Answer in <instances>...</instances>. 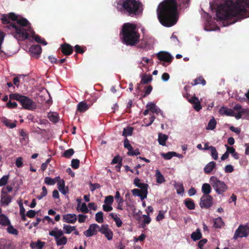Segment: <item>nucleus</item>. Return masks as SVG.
Masks as SVG:
<instances>
[{
	"instance_id": "nucleus-41",
	"label": "nucleus",
	"mask_w": 249,
	"mask_h": 249,
	"mask_svg": "<svg viewBox=\"0 0 249 249\" xmlns=\"http://www.w3.org/2000/svg\"><path fill=\"white\" fill-rule=\"evenodd\" d=\"M67 241V238L65 236H62L55 241L57 246H62L66 245Z\"/></svg>"
},
{
	"instance_id": "nucleus-9",
	"label": "nucleus",
	"mask_w": 249,
	"mask_h": 249,
	"mask_svg": "<svg viewBox=\"0 0 249 249\" xmlns=\"http://www.w3.org/2000/svg\"><path fill=\"white\" fill-rule=\"evenodd\" d=\"M213 204V198L210 195H203L201 198L199 205L201 208L208 209Z\"/></svg>"
},
{
	"instance_id": "nucleus-10",
	"label": "nucleus",
	"mask_w": 249,
	"mask_h": 249,
	"mask_svg": "<svg viewBox=\"0 0 249 249\" xmlns=\"http://www.w3.org/2000/svg\"><path fill=\"white\" fill-rule=\"evenodd\" d=\"M12 196L7 194L4 189H1L0 194V203L2 205L8 206L12 201Z\"/></svg>"
},
{
	"instance_id": "nucleus-61",
	"label": "nucleus",
	"mask_w": 249,
	"mask_h": 249,
	"mask_svg": "<svg viewBox=\"0 0 249 249\" xmlns=\"http://www.w3.org/2000/svg\"><path fill=\"white\" fill-rule=\"evenodd\" d=\"M164 212L162 211H160L158 215L156 217V220L160 221L164 218Z\"/></svg>"
},
{
	"instance_id": "nucleus-32",
	"label": "nucleus",
	"mask_w": 249,
	"mask_h": 249,
	"mask_svg": "<svg viewBox=\"0 0 249 249\" xmlns=\"http://www.w3.org/2000/svg\"><path fill=\"white\" fill-rule=\"evenodd\" d=\"M152 80V77L150 75H147L144 74L141 76V84H147L150 83Z\"/></svg>"
},
{
	"instance_id": "nucleus-51",
	"label": "nucleus",
	"mask_w": 249,
	"mask_h": 249,
	"mask_svg": "<svg viewBox=\"0 0 249 249\" xmlns=\"http://www.w3.org/2000/svg\"><path fill=\"white\" fill-rule=\"evenodd\" d=\"M210 150L211 152V156L212 158L215 160H217L218 153L216 150L215 147L213 146H211Z\"/></svg>"
},
{
	"instance_id": "nucleus-13",
	"label": "nucleus",
	"mask_w": 249,
	"mask_h": 249,
	"mask_svg": "<svg viewBox=\"0 0 249 249\" xmlns=\"http://www.w3.org/2000/svg\"><path fill=\"white\" fill-rule=\"evenodd\" d=\"M131 192L134 196H138L140 197L142 200L146 198L148 194V190L143 188L140 190L138 189H134L132 190Z\"/></svg>"
},
{
	"instance_id": "nucleus-43",
	"label": "nucleus",
	"mask_w": 249,
	"mask_h": 249,
	"mask_svg": "<svg viewBox=\"0 0 249 249\" xmlns=\"http://www.w3.org/2000/svg\"><path fill=\"white\" fill-rule=\"evenodd\" d=\"M133 128L131 126H128L127 128H124L123 131V136L126 137L127 136H131L132 134Z\"/></svg>"
},
{
	"instance_id": "nucleus-63",
	"label": "nucleus",
	"mask_w": 249,
	"mask_h": 249,
	"mask_svg": "<svg viewBox=\"0 0 249 249\" xmlns=\"http://www.w3.org/2000/svg\"><path fill=\"white\" fill-rule=\"evenodd\" d=\"M80 211L82 213H87L89 212V209L85 203H83L80 208Z\"/></svg>"
},
{
	"instance_id": "nucleus-39",
	"label": "nucleus",
	"mask_w": 249,
	"mask_h": 249,
	"mask_svg": "<svg viewBox=\"0 0 249 249\" xmlns=\"http://www.w3.org/2000/svg\"><path fill=\"white\" fill-rule=\"evenodd\" d=\"M63 230L64 231V232L67 234L71 233L73 230H75V226H71L70 225H63Z\"/></svg>"
},
{
	"instance_id": "nucleus-24",
	"label": "nucleus",
	"mask_w": 249,
	"mask_h": 249,
	"mask_svg": "<svg viewBox=\"0 0 249 249\" xmlns=\"http://www.w3.org/2000/svg\"><path fill=\"white\" fill-rule=\"evenodd\" d=\"M213 227L216 229L221 228L225 225L224 222L221 217L213 219Z\"/></svg>"
},
{
	"instance_id": "nucleus-20",
	"label": "nucleus",
	"mask_w": 249,
	"mask_h": 249,
	"mask_svg": "<svg viewBox=\"0 0 249 249\" xmlns=\"http://www.w3.org/2000/svg\"><path fill=\"white\" fill-rule=\"evenodd\" d=\"M0 249H13L12 242L5 239L0 240Z\"/></svg>"
},
{
	"instance_id": "nucleus-21",
	"label": "nucleus",
	"mask_w": 249,
	"mask_h": 249,
	"mask_svg": "<svg viewBox=\"0 0 249 249\" xmlns=\"http://www.w3.org/2000/svg\"><path fill=\"white\" fill-rule=\"evenodd\" d=\"M89 107V106L85 101H82L79 103L77 106L76 112L81 113L87 111Z\"/></svg>"
},
{
	"instance_id": "nucleus-12",
	"label": "nucleus",
	"mask_w": 249,
	"mask_h": 249,
	"mask_svg": "<svg viewBox=\"0 0 249 249\" xmlns=\"http://www.w3.org/2000/svg\"><path fill=\"white\" fill-rule=\"evenodd\" d=\"M152 45V41L151 40V38H148L147 37H144L142 39L138 47L140 48L147 50L151 49Z\"/></svg>"
},
{
	"instance_id": "nucleus-33",
	"label": "nucleus",
	"mask_w": 249,
	"mask_h": 249,
	"mask_svg": "<svg viewBox=\"0 0 249 249\" xmlns=\"http://www.w3.org/2000/svg\"><path fill=\"white\" fill-rule=\"evenodd\" d=\"M168 136L165 134H159L158 142L160 145L164 146L166 144V141L168 139Z\"/></svg>"
},
{
	"instance_id": "nucleus-4",
	"label": "nucleus",
	"mask_w": 249,
	"mask_h": 249,
	"mask_svg": "<svg viewBox=\"0 0 249 249\" xmlns=\"http://www.w3.org/2000/svg\"><path fill=\"white\" fill-rule=\"evenodd\" d=\"M121 35L122 36L123 43L127 45H135L140 41V35L134 24L124 23L123 26Z\"/></svg>"
},
{
	"instance_id": "nucleus-5",
	"label": "nucleus",
	"mask_w": 249,
	"mask_h": 249,
	"mask_svg": "<svg viewBox=\"0 0 249 249\" xmlns=\"http://www.w3.org/2000/svg\"><path fill=\"white\" fill-rule=\"evenodd\" d=\"M121 5L124 12L128 15L133 17L138 15L142 11V4L137 0H122Z\"/></svg>"
},
{
	"instance_id": "nucleus-22",
	"label": "nucleus",
	"mask_w": 249,
	"mask_h": 249,
	"mask_svg": "<svg viewBox=\"0 0 249 249\" xmlns=\"http://www.w3.org/2000/svg\"><path fill=\"white\" fill-rule=\"evenodd\" d=\"M49 235L53 236L56 241L63 236V232L57 228H55L53 230L49 231Z\"/></svg>"
},
{
	"instance_id": "nucleus-50",
	"label": "nucleus",
	"mask_w": 249,
	"mask_h": 249,
	"mask_svg": "<svg viewBox=\"0 0 249 249\" xmlns=\"http://www.w3.org/2000/svg\"><path fill=\"white\" fill-rule=\"evenodd\" d=\"M9 178V175H4L0 179V187L7 184Z\"/></svg>"
},
{
	"instance_id": "nucleus-14",
	"label": "nucleus",
	"mask_w": 249,
	"mask_h": 249,
	"mask_svg": "<svg viewBox=\"0 0 249 249\" xmlns=\"http://www.w3.org/2000/svg\"><path fill=\"white\" fill-rule=\"evenodd\" d=\"M99 226L97 224H92L90 225L89 229L84 232V234L87 237H90L97 234L98 229Z\"/></svg>"
},
{
	"instance_id": "nucleus-40",
	"label": "nucleus",
	"mask_w": 249,
	"mask_h": 249,
	"mask_svg": "<svg viewBox=\"0 0 249 249\" xmlns=\"http://www.w3.org/2000/svg\"><path fill=\"white\" fill-rule=\"evenodd\" d=\"M198 84H201L202 85H205L206 84V81L205 79L201 76L198 77L197 78L195 79L194 80V83H192L191 84L192 86H195Z\"/></svg>"
},
{
	"instance_id": "nucleus-23",
	"label": "nucleus",
	"mask_w": 249,
	"mask_h": 249,
	"mask_svg": "<svg viewBox=\"0 0 249 249\" xmlns=\"http://www.w3.org/2000/svg\"><path fill=\"white\" fill-rule=\"evenodd\" d=\"M216 168V163L214 161H211L206 165L204 168L205 173L210 174L212 171Z\"/></svg>"
},
{
	"instance_id": "nucleus-28",
	"label": "nucleus",
	"mask_w": 249,
	"mask_h": 249,
	"mask_svg": "<svg viewBox=\"0 0 249 249\" xmlns=\"http://www.w3.org/2000/svg\"><path fill=\"white\" fill-rule=\"evenodd\" d=\"M211 184L204 183L202 186V192L203 193V195H209V194L211 192Z\"/></svg>"
},
{
	"instance_id": "nucleus-38",
	"label": "nucleus",
	"mask_w": 249,
	"mask_h": 249,
	"mask_svg": "<svg viewBox=\"0 0 249 249\" xmlns=\"http://www.w3.org/2000/svg\"><path fill=\"white\" fill-rule=\"evenodd\" d=\"M201 233L199 229H197L196 231L193 232L191 234L192 239L194 240H199L201 238Z\"/></svg>"
},
{
	"instance_id": "nucleus-29",
	"label": "nucleus",
	"mask_w": 249,
	"mask_h": 249,
	"mask_svg": "<svg viewBox=\"0 0 249 249\" xmlns=\"http://www.w3.org/2000/svg\"><path fill=\"white\" fill-rule=\"evenodd\" d=\"M220 113L223 115H226L227 116H234V112L231 109H229L226 107H222L220 109Z\"/></svg>"
},
{
	"instance_id": "nucleus-19",
	"label": "nucleus",
	"mask_w": 249,
	"mask_h": 249,
	"mask_svg": "<svg viewBox=\"0 0 249 249\" xmlns=\"http://www.w3.org/2000/svg\"><path fill=\"white\" fill-rule=\"evenodd\" d=\"M30 34L32 35V37L34 38L36 42L42 44L44 45H46L47 44L44 39H42L39 35L35 34L34 31L32 28V31H28V37L29 36Z\"/></svg>"
},
{
	"instance_id": "nucleus-15",
	"label": "nucleus",
	"mask_w": 249,
	"mask_h": 249,
	"mask_svg": "<svg viewBox=\"0 0 249 249\" xmlns=\"http://www.w3.org/2000/svg\"><path fill=\"white\" fill-rule=\"evenodd\" d=\"M61 51L65 55H70L72 53L73 48L72 46L67 43H64L61 45Z\"/></svg>"
},
{
	"instance_id": "nucleus-46",
	"label": "nucleus",
	"mask_w": 249,
	"mask_h": 249,
	"mask_svg": "<svg viewBox=\"0 0 249 249\" xmlns=\"http://www.w3.org/2000/svg\"><path fill=\"white\" fill-rule=\"evenodd\" d=\"M19 135L22 137V138L20 139L21 142L23 141H24L25 142H27V140L28 139V134L26 131L23 129H21L19 132Z\"/></svg>"
},
{
	"instance_id": "nucleus-35",
	"label": "nucleus",
	"mask_w": 249,
	"mask_h": 249,
	"mask_svg": "<svg viewBox=\"0 0 249 249\" xmlns=\"http://www.w3.org/2000/svg\"><path fill=\"white\" fill-rule=\"evenodd\" d=\"M0 224L2 226H8L10 224V222L8 217L4 214L0 215Z\"/></svg>"
},
{
	"instance_id": "nucleus-42",
	"label": "nucleus",
	"mask_w": 249,
	"mask_h": 249,
	"mask_svg": "<svg viewBox=\"0 0 249 249\" xmlns=\"http://www.w3.org/2000/svg\"><path fill=\"white\" fill-rule=\"evenodd\" d=\"M216 122L215 120L213 118L211 119L208 123V125L207 126V129L208 130H213L216 126Z\"/></svg>"
},
{
	"instance_id": "nucleus-64",
	"label": "nucleus",
	"mask_w": 249,
	"mask_h": 249,
	"mask_svg": "<svg viewBox=\"0 0 249 249\" xmlns=\"http://www.w3.org/2000/svg\"><path fill=\"white\" fill-rule=\"evenodd\" d=\"M65 187V183L63 179L60 180L57 182V188L59 190V189L62 190L63 188H64Z\"/></svg>"
},
{
	"instance_id": "nucleus-60",
	"label": "nucleus",
	"mask_w": 249,
	"mask_h": 249,
	"mask_svg": "<svg viewBox=\"0 0 249 249\" xmlns=\"http://www.w3.org/2000/svg\"><path fill=\"white\" fill-rule=\"evenodd\" d=\"M122 159L119 156H117L115 157L113 159L111 163L112 164H114L116 163H118L119 162L122 163Z\"/></svg>"
},
{
	"instance_id": "nucleus-26",
	"label": "nucleus",
	"mask_w": 249,
	"mask_h": 249,
	"mask_svg": "<svg viewBox=\"0 0 249 249\" xmlns=\"http://www.w3.org/2000/svg\"><path fill=\"white\" fill-rule=\"evenodd\" d=\"M110 216L115 221L116 226L118 227H120L122 225V221L119 216V215L114 213H110Z\"/></svg>"
},
{
	"instance_id": "nucleus-11",
	"label": "nucleus",
	"mask_w": 249,
	"mask_h": 249,
	"mask_svg": "<svg viewBox=\"0 0 249 249\" xmlns=\"http://www.w3.org/2000/svg\"><path fill=\"white\" fill-rule=\"evenodd\" d=\"M158 58L163 62L171 63L173 60V57L168 52H160L157 53Z\"/></svg>"
},
{
	"instance_id": "nucleus-25",
	"label": "nucleus",
	"mask_w": 249,
	"mask_h": 249,
	"mask_svg": "<svg viewBox=\"0 0 249 249\" xmlns=\"http://www.w3.org/2000/svg\"><path fill=\"white\" fill-rule=\"evenodd\" d=\"M45 244V242L38 240L37 242H32L30 244V247L33 249H42Z\"/></svg>"
},
{
	"instance_id": "nucleus-6",
	"label": "nucleus",
	"mask_w": 249,
	"mask_h": 249,
	"mask_svg": "<svg viewBox=\"0 0 249 249\" xmlns=\"http://www.w3.org/2000/svg\"><path fill=\"white\" fill-rule=\"evenodd\" d=\"M9 98L10 100H15L18 101L24 109L32 110L34 108V102L26 96L18 93H12L9 95Z\"/></svg>"
},
{
	"instance_id": "nucleus-16",
	"label": "nucleus",
	"mask_w": 249,
	"mask_h": 249,
	"mask_svg": "<svg viewBox=\"0 0 249 249\" xmlns=\"http://www.w3.org/2000/svg\"><path fill=\"white\" fill-rule=\"evenodd\" d=\"M188 101L193 105V107L196 111H199L202 109V106L198 98L194 96L191 99H188Z\"/></svg>"
},
{
	"instance_id": "nucleus-36",
	"label": "nucleus",
	"mask_w": 249,
	"mask_h": 249,
	"mask_svg": "<svg viewBox=\"0 0 249 249\" xmlns=\"http://www.w3.org/2000/svg\"><path fill=\"white\" fill-rule=\"evenodd\" d=\"M155 176L156 177L157 183H162L165 182V180L163 176L159 170H156Z\"/></svg>"
},
{
	"instance_id": "nucleus-54",
	"label": "nucleus",
	"mask_w": 249,
	"mask_h": 249,
	"mask_svg": "<svg viewBox=\"0 0 249 249\" xmlns=\"http://www.w3.org/2000/svg\"><path fill=\"white\" fill-rule=\"evenodd\" d=\"M80 160L78 159H72L71 162V166L74 169H78L79 167Z\"/></svg>"
},
{
	"instance_id": "nucleus-27",
	"label": "nucleus",
	"mask_w": 249,
	"mask_h": 249,
	"mask_svg": "<svg viewBox=\"0 0 249 249\" xmlns=\"http://www.w3.org/2000/svg\"><path fill=\"white\" fill-rule=\"evenodd\" d=\"M184 204L185 206L190 210L195 209V204L194 201L191 198H186L184 200Z\"/></svg>"
},
{
	"instance_id": "nucleus-49",
	"label": "nucleus",
	"mask_w": 249,
	"mask_h": 249,
	"mask_svg": "<svg viewBox=\"0 0 249 249\" xmlns=\"http://www.w3.org/2000/svg\"><path fill=\"white\" fill-rule=\"evenodd\" d=\"M142 217L143 218V220L142 224V227L143 228L146 225H148L150 223L151 219L148 215L143 214Z\"/></svg>"
},
{
	"instance_id": "nucleus-30",
	"label": "nucleus",
	"mask_w": 249,
	"mask_h": 249,
	"mask_svg": "<svg viewBox=\"0 0 249 249\" xmlns=\"http://www.w3.org/2000/svg\"><path fill=\"white\" fill-rule=\"evenodd\" d=\"M134 184L140 189L144 188L145 189L148 190V185L146 183H143L140 182V179L138 178H136L134 180Z\"/></svg>"
},
{
	"instance_id": "nucleus-37",
	"label": "nucleus",
	"mask_w": 249,
	"mask_h": 249,
	"mask_svg": "<svg viewBox=\"0 0 249 249\" xmlns=\"http://www.w3.org/2000/svg\"><path fill=\"white\" fill-rule=\"evenodd\" d=\"M48 117L50 121L53 123H57L58 122V116L56 113L50 112L48 113Z\"/></svg>"
},
{
	"instance_id": "nucleus-3",
	"label": "nucleus",
	"mask_w": 249,
	"mask_h": 249,
	"mask_svg": "<svg viewBox=\"0 0 249 249\" xmlns=\"http://www.w3.org/2000/svg\"><path fill=\"white\" fill-rule=\"evenodd\" d=\"M9 19L15 21L10 23L9 29L12 31V34L18 39L25 40L28 39V31H32L31 24L24 18L18 17L14 13L8 15Z\"/></svg>"
},
{
	"instance_id": "nucleus-45",
	"label": "nucleus",
	"mask_w": 249,
	"mask_h": 249,
	"mask_svg": "<svg viewBox=\"0 0 249 249\" xmlns=\"http://www.w3.org/2000/svg\"><path fill=\"white\" fill-rule=\"evenodd\" d=\"M86 47H82L79 45H76L74 46V50L77 53L83 54L86 51Z\"/></svg>"
},
{
	"instance_id": "nucleus-48",
	"label": "nucleus",
	"mask_w": 249,
	"mask_h": 249,
	"mask_svg": "<svg viewBox=\"0 0 249 249\" xmlns=\"http://www.w3.org/2000/svg\"><path fill=\"white\" fill-rule=\"evenodd\" d=\"M95 220L99 223L103 222V213L102 212H99L95 214Z\"/></svg>"
},
{
	"instance_id": "nucleus-44",
	"label": "nucleus",
	"mask_w": 249,
	"mask_h": 249,
	"mask_svg": "<svg viewBox=\"0 0 249 249\" xmlns=\"http://www.w3.org/2000/svg\"><path fill=\"white\" fill-rule=\"evenodd\" d=\"M74 153V151L72 148H70L68 150H67L64 152L63 153V157L70 159Z\"/></svg>"
},
{
	"instance_id": "nucleus-31",
	"label": "nucleus",
	"mask_w": 249,
	"mask_h": 249,
	"mask_svg": "<svg viewBox=\"0 0 249 249\" xmlns=\"http://www.w3.org/2000/svg\"><path fill=\"white\" fill-rule=\"evenodd\" d=\"M98 231H99L102 234H105L106 237L109 240V231H108V225H103L101 227L98 229Z\"/></svg>"
},
{
	"instance_id": "nucleus-55",
	"label": "nucleus",
	"mask_w": 249,
	"mask_h": 249,
	"mask_svg": "<svg viewBox=\"0 0 249 249\" xmlns=\"http://www.w3.org/2000/svg\"><path fill=\"white\" fill-rule=\"evenodd\" d=\"M42 189V192L40 195L36 196V198L39 200L41 199L43 197L47 195L48 192L46 187L45 186H43Z\"/></svg>"
},
{
	"instance_id": "nucleus-53",
	"label": "nucleus",
	"mask_w": 249,
	"mask_h": 249,
	"mask_svg": "<svg viewBox=\"0 0 249 249\" xmlns=\"http://www.w3.org/2000/svg\"><path fill=\"white\" fill-rule=\"evenodd\" d=\"M1 20V22L3 24H9V25L10 24L11 22L10 21L9 16L7 15H6V14L2 15ZM9 27H10V26H9Z\"/></svg>"
},
{
	"instance_id": "nucleus-18",
	"label": "nucleus",
	"mask_w": 249,
	"mask_h": 249,
	"mask_svg": "<svg viewBox=\"0 0 249 249\" xmlns=\"http://www.w3.org/2000/svg\"><path fill=\"white\" fill-rule=\"evenodd\" d=\"M62 220L64 222L74 224L77 220V217L75 214L68 213L63 215Z\"/></svg>"
},
{
	"instance_id": "nucleus-57",
	"label": "nucleus",
	"mask_w": 249,
	"mask_h": 249,
	"mask_svg": "<svg viewBox=\"0 0 249 249\" xmlns=\"http://www.w3.org/2000/svg\"><path fill=\"white\" fill-rule=\"evenodd\" d=\"M105 202V204L103 205V210L106 212H109V196L106 197Z\"/></svg>"
},
{
	"instance_id": "nucleus-34",
	"label": "nucleus",
	"mask_w": 249,
	"mask_h": 249,
	"mask_svg": "<svg viewBox=\"0 0 249 249\" xmlns=\"http://www.w3.org/2000/svg\"><path fill=\"white\" fill-rule=\"evenodd\" d=\"M161 156L165 160H170L173 157H178V154L175 152H168L166 153H162Z\"/></svg>"
},
{
	"instance_id": "nucleus-52",
	"label": "nucleus",
	"mask_w": 249,
	"mask_h": 249,
	"mask_svg": "<svg viewBox=\"0 0 249 249\" xmlns=\"http://www.w3.org/2000/svg\"><path fill=\"white\" fill-rule=\"evenodd\" d=\"M153 89V87L151 85H148L147 86L144 87V93L142 95V97H145L147 95L150 94L151 92L152 91Z\"/></svg>"
},
{
	"instance_id": "nucleus-2",
	"label": "nucleus",
	"mask_w": 249,
	"mask_h": 249,
	"mask_svg": "<svg viewBox=\"0 0 249 249\" xmlns=\"http://www.w3.org/2000/svg\"><path fill=\"white\" fill-rule=\"evenodd\" d=\"M178 7L177 0H164L159 4L157 15L161 25L169 27L177 23Z\"/></svg>"
},
{
	"instance_id": "nucleus-47",
	"label": "nucleus",
	"mask_w": 249,
	"mask_h": 249,
	"mask_svg": "<svg viewBox=\"0 0 249 249\" xmlns=\"http://www.w3.org/2000/svg\"><path fill=\"white\" fill-rule=\"evenodd\" d=\"M7 230L8 233L13 235H17L18 233V231L10 224L8 227Z\"/></svg>"
},
{
	"instance_id": "nucleus-58",
	"label": "nucleus",
	"mask_w": 249,
	"mask_h": 249,
	"mask_svg": "<svg viewBox=\"0 0 249 249\" xmlns=\"http://www.w3.org/2000/svg\"><path fill=\"white\" fill-rule=\"evenodd\" d=\"M16 166L18 168L23 166V158L22 157H18L15 162Z\"/></svg>"
},
{
	"instance_id": "nucleus-59",
	"label": "nucleus",
	"mask_w": 249,
	"mask_h": 249,
	"mask_svg": "<svg viewBox=\"0 0 249 249\" xmlns=\"http://www.w3.org/2000/svg\"><path fill=\"white\" fill-rule=\"evenodd\" d=\"M44 182L46 184L49 185H53L55 184V181H54V179L48 177L45 178Z\"/></svg>"
},
{
	"instance_id": "nucleus-17",
	"label": "nucleus",
	"mask_w": 249,
	"mask_h": 249,
	"mask_svg": "<svg viewBox=\"0 0 249 249\" xmlns=\"http://www.w3.org/2000/svg\"><path fill=\"white\" fill-rule=\"evenodd\" d=\"M29 52L31 56H36L38 57L42 52V49L40 46L38 45H33L30 47Z\"/></svg>"
},
{
	"instance_id": "nucleus-62",
	"label": "nucleus",
	"mask_w": 249,
	"mask_h": 249,
	"mask_svg": "<svg viewBox=\"0 0 249 249\" xmlns=\"http://www.w3.org/2000/svg\"><path fill=\"white\" fill-rule=\"evenodd\" d=\"M36 214V212L35 210H30L27 212L26 215L29 218H34Z\"/></svg>"
},
{
	"instance_id": "nucleus-7",
	"label": "nucleus",
	"mask_w": 249,
	"mask_h": 249,
	"mask_svg": "<svg viewBox=\"0 0 249 249\" xmlns=\"http://www.w3.org/2000/svg\"><path fill=\"white\" fill-rule=\"evenodd\" d=\"M210 183L217 195H223L228 188L224 181L219 180L215 176L210 177Z\"/></svg>"
},
{
	"instance_id": "nucleus-1",
	"label": "nucleus",
	"mask_w": 249,
	"mask_h": 249,
	"mask_svg": "<svg viewBox=\"0 0 249 249\" xmlns=\"http://www.w3.org/2000/svg\"><path fill=\"white\" fill-rule=\"evenodd\" d=\"M223 3L216 6L217 20L228 21L233 18L243 19L248 17L249 10V0H223Z\"/></svg>"
},
{
	"instance_id": "nucleus-56",
	"label": "nucleus",
	"mask_w": 249,
	"mask_h": 249,
	"mask_svg": "<svg viewBox=\"0 0 249 249\" xmlns=\"http://www.w3.org/2000/svg\"><path fill=\"white\" fill-rule=\"evenodd\" d=\"M4 123L6 126L11 128L15 127L17 125L15 122H12L10 120H5Z\"/></svg>"
},
{
	"instance_id": "nucleus-8",
	"label": "nucleus",
	"mask_w": 249,
	"mask_h": 249,
	"mask_svg": "<svg viewBox=\"0 0 249 249\" xmlns=\"http://www.w3.org/2000/svg\"><path fill=\"white\" fill-rule=\"evenodd\" d=\"M249 232V227L240 225L235 231L233 238L237 239L238 238H242L243 237H247Z\"/></svg>"
}]
</instances>
